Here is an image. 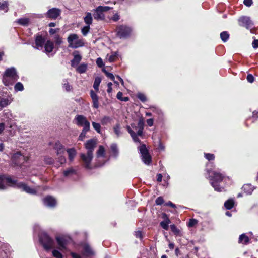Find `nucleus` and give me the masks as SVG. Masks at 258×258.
Here are the masks:
<instances>
[{
    "instance_id": "36",
    "label": "nucleus",
    "mask_w": 258,
    "mask_h": 258,
    "mask_svg": "<svg viewBox=\"0 0 258 258\" xmlns=\"http://www.w3.org/2000/svg\"><path fill=\"white\" fill-rule=\"evenodd\" d=\"M0 10H2L5 12L8 11V2L5 0H0Z\"/></svg>"
},
{
    "instance_id": "61",
    "label": "nucleus",
    "mask_w": 258,
    "mask_h": 258,
    "mask_svg": "<svg viewBox=\"0 0 258 258\" xmlns=\"http://www.w3.org/2000/svg\"><path fill=\"white\" fill-rule=\"evenodd\" d=\"M171 230L176 233H178L179 232V230L176 228V226L174 224L171 225L170 226Z\"/></svg>"
},
{
    "instance_id": "33",
    "label": "nucleus",
    "mask_w": 258,
    "mask_h": 258,
    "mask_svg": "<svg viewBox=\"0 0 258 258\" xmlns=\"http://www.w3.org/2000/svg\"><path fill=\"white\" fill-rule=\"evenodd\" d=\"M234 204V201L233 199H230L224 203V207L226 209L230 210L233 207Z\"/></svg>"
},
{
    "instance_id": "31",
    "label": "nucleus",
    "mask_w": 258,
    "mask_h": 258,
    "mask_svg": "<svg viewBox=\"0 0 258 258\" xmlns=\"http://www.w3.org/2000/svg\"><path fill=\"white\" fill-rule=\"evenodd\" d=\"M2 116L4 117V120H10L12 118V114L9 109L4 110L2 113Z\"/></svg>"
},
{
    "instance_id": "57",
    "label": "nucleus",
    "mask_w": 258,
    "mask_h": 258,
    "mask_svg": "<svg viewBox=\"0 0 258 258\" xmlns=\"http://www.w3.org/2000/svg\"><path fill=\"white\" fill-rule=\"evenodd\" d=\"M197 220L195 219H190V221L188 223V226L190 227H193L197 223Z\"/></svg>"
},
{
    "instance_id": "8",
    "label": "nucleus",
    "mask_w": 258,
    "mask_h": 258,
    "mask_svg": "<svg viewBox=\"0 0 258 258\" xmlns=\"http://www.w3.org/2000/svg\"><path fill=\"white\" fill-rule=\"evenodd\" d=\"M111 8L108 6H98L95 10L93 14L94 18L97 21L104 20L105 18L104 12L109 10Z\"/></svg>"
},
{
    "instance_id": "19",
    "label": "nucleus",
    "mask_w": 258,
    "mask_h": 258,
    "mask_svg": "<svg viewBox=\"0 0 258 258\" xmlns=\"http://www.w3.org/2000/svg\"><path fill=\"white\" fill-rule=\"evenodd\" d=\"M90 96L92 100L93 107L97 109L99 107L98 97L93 90L90 91Z\"/></svg>"
},
{
    "instance_id": "37",
    "label": "nucleus",
    "mask_w": 258,
    "mask_h": 258,
    "mask_svg": "<svg viewBox=\"0 0 258 258\" xmlns=\"http://www.w3.org/2000/svg\"><path fill=\"white\" fill-rule=\"evenodd\" d=\"M76 174V171L73 168H69L66 170L64 171L63 174L66 177H69L74 174Z\"/></svg>"
},
{
    "instance_id": "58",
    "label": "nucleus",
    "mask_w": 258,
    "mask_h": 258,
    "mask_svg": "<svg viewBox=\"0 0 258 258\" xmlns=\"http://www.w3.org/2000/svg\"><path fill=\"white\" fill-rule=\"evenodd\" d=\"M135 235L136 238L142 239L143 238L142 234L141 231H137L135 232Z\"/></svg>"
},
{
    "instance_id": "1",
    "label": "nucleus",
    "mask_w": 258,
    "mask_h": 258,
    "mask_svg": "<svg viewBox=\"0 0 258 258\" xmlns=\"http://www.w3.org/2000/svg\"><path fill=\"white\" fill-rule=\"evenodd\" d=\"M40 242L47 251L52 250V255L55 258H63L64 254L69 251L68 248V240L63 236H57L56 242L47 234L42 233L39 237Z\"/></svg>"
},
{
    "instance_id": "30",
    "label": "nucleus",
    "mask_w": 258,
    "mask_h": 258,
    "mask_svg": "<svg viewBox=\"0 0 258 258\" xmlns=\"http://www.w3.org/2000/svg\"><path fill=\"white\" fill-rule=\"evenodd\" d=\"M118 55L117 52H112L110 55H107L106 59L110 62H113L116 60Z\"/></svg>"
},
{
    "instance_id": "34",
    "label": "nucleus",
    "mask_w": 258,
    "mask_h": 258,
    "mask_svg": "<svg viewBox=\"0 0 258 258\" xmlns=\"http://www.w3.org/2000/svg\"><path fill=\"white\" fill-rule=\"evenodd\" d=\"M249 239L245 234L240 235L239 238V242L243 244H247L249 242Z\"/></svg>"
},
{
    "instance_id": "22",
    "label": "nucleus",
    "mask_w": 258,
    "mask_h": 258,
    "mask_svg": "<svg viewBox=\"0 0 258 258\" xmlns=\"http://www.w3.org/2000/svg\"><path fill=\"white\" fill-rule=\"evenodd\" d=\"M163 217L165 219V220L161 222L160 226L165 230H167L169 228V224L170 223V220L169 218L167 217L166 214L164 213L163 214Z\"/></svg>"
},
{
    "instance_id": "9",
    "label": "nucleus",
    "mask_w": 258,
    "mask_h": 258,
    "mask_svg": "<svg viewBox=\"0 0 258 258\" xmlns=\"http://www.w3.org/2000/svg\"><path fill=\"white\" fill-rule=\"evenodd\" d=\"M132 31L131 28L126 25H120L116 29L117 35L120 38H125L128 37Z\"/></svg>"
},
{
    "instance_id": "39",
    "label": "nucleus",
    "mask_w": 258,
    "mask_h": 258,
    "mask_svg": "<svg viewBox=\"0 0 258 258\" xmlns=\"http://www.w3.org/2000/svg\"><path fill=\"white\" fill-rule=\"evenodd\" d=\"M112 119L107 116H104L101 120V123L103 125H106L111 122Z\"/></svg>"
},
{
    "instance_id": "45",
    "label": "nucleus",
    "mask_w": 258,
    "mask_h": 258,
    "mask_svg": "<svg viewBox=\"0 0 258 258\" xmlns=\"http://www.w3.org/2000/svg\"><path fill=\"white\" fill-rule=\"evenodd\" d=\"M24 89L23 85L21 82H17L14 86L15 91H22Z\"/></svg>"
},
{
    "instance_id": "59",
    "label": "nucleus",
    "mask_w": 258,
    "mask_h": 258,
    "mask_svg": "<svg viewBox=\"0 0 258 258\" xmlns=\"http://www.w3.org/2000/svg\"><path fill=\"white\" fill-rule=\"evenodd\" d=\"M247 81L249 83L253 82L254 80V77L251 74H248L247 76Z\"/></svg>"
},
{
    "instance_id": "6",
    "label": "nucleus",
    "mask_w": 258,
    "mask_h": 258,
    "mask_svg": "<svg viewBox=\"0 0 258 258\" xmlns=\"http://www.w3.org/2000/svg\"><path fill=\"white\" fill-rule=\"evenodd\" d=\"M69 47L73 48H77L84 45V42L81 39H79L78 36L76 34H71L68 37Z\"/></svg>"
},
{
    "instance_id": "16",
    "label": "nucleus",
    "mask_w": 258,
    "mask_h": 258,
    "mask_svg": "<svg viewBox=\"0 0 258 258\" xmlns=\"http://www.w3.org/2000/svg\"><path fill=\"white\" fill-rule=\"evenodd\" d=\"M43 203L45 206L50 208H53L56 205L55 199L50 196H48L43 198Z\"/></svg>"
},
{
    "instance_id": "12",
    "label": "nucleus",
    "mask_w": 258,
    "mask_h": 258,
    "mask_svg": "<svg viewBox=\"0 0 258 258\" xmlns=\"http://www.w3.org/2000/svg\"><path fill=\"white\" fill-rule=\"evenodd\" d=\"M46 42L44 37L40 34H37L35 37V42L32 44V47L38 50H42Z\"/></svg>"
},
{
    "instance_id": "10",
    "label": "nucleus",
    "mask_w": 258,
    "mask_h": 258,
    "mask_svg": "<svg viewBox=\"0 0 258 258\" xmlns=\"http://www.w3.org/2000/svg\"><path fill=\"white\" fill-rule=\"evenodd\" d=\"M13 187L20 189L27 194L32 195H35L36 194V190L35 189L30 187L24 183L18 182L16 180H15V185Z\"/></svg>"
},
{
    "instance_id": "28",
    "label": "nucleus",
    "mask_w": 258,
    "mask_h": 258,
    "mask_svg": "<svg viewBox=\"0 0 258 258\" xmlns=\"http://www.w3.org/2000/svg\"><path fill=\"white\" fill-rule=\"evenodd\" d=\"M82 57L79 54L74 55L73 59L71 60V66L73 67L76 66L81 61Z\"/></svg>"
},
{
    "instance_id": "27",
    "label": "nucleus",
    "mask_w": 258,
    "mask_h": 258,
    "mask_svg": "<svg viewBox=\"0 0 258 258\" xmlns=\"http://www.w3.org/2000/svg\"><path fill=\"white\" fill-rule=\"evenodd\" d=\"M144 123L142 120H140L138 123V130L137 135L139 137H142L143 134Z\"/></svg>"
},
{
    "instance_id": "11",
    "label": "nucleus",
    "mask_w": 258,
    "mask_h": 258,
    "mask_svg": "<svg viewBox=\"0 0 258 258\" xmlns=\"http://www.w3.org/2000/svg\"><path fill=\"white\" fill-rule=\"evenodd\" d=\"M74 121L77 125L83 126V128H90V122L87 120L86 117L82 115H77Z\"/></svg>"
},
{
    "instance_id": "43",
    "label": "nucleus",
    "mask_w": 258,
    "mask_h": 258,
    "mask_svg": "<svg viewBox=\"0 0 258 258\" xmlns=\"http://www.w3.org/2000/svg\"><path fill=\"white\" fill-rule=\"evenodd\" d=\"M10 102L9 99L7 98H2L0 100V107L4 108L10 104Z\"/></svg>"
},
{
    "instance_id": "23",
    "label": "nucleus",
    "mask_w": 258,
    "mask_h": 258,
    "mask_svg": "<svg viewBox=\"0 0 258 258\" xmlns=\"http://www.w3.org/2000/svg\"><path fill=\"white\" fill-rule=\"evenodd\" d=\"M45 51L46 53H50L52 52L54 48V44L53 42L50 40L46 41L44 44Z\"/></svg>"
},
{
    "instance_id": "17",
    "label": "nucleus",
    "mask_w": 258,
    "mask_h": 258,
    "mask_svg": "<svg viewBox=\"0 0 258 258\" xmlns=\"http://www.w3.org/2000/svg\"><path fill=\"white\" fill-rule=\"evenodd\" d=\"M53 148L56 151L57 156L63 154L64 153V146L59 141H57L55 143Z\"/></svg>"
},
{
    "instance_id": "53",
    "label": "nucleus",
    "mask_w": 258,
    "mask_h": 258,
    "mask_svg": "<svg viewBox=\"0 0 258 258\" xmlns=\"http://www.w3.org/2000/svg\"><path fill=\"white\" fill-rule=\"evenodd\" d=\"M204 157L206 159L209 161L213 160L215 158V156L213 154L211 153H205Z\"/></svg>"
},
{
    "instance_id": "50",
    "label": "nucleus",
    "mask_w": 258,
    "mask_h": 258,
    "mask_svg": "<svg viewBox=\"0 0 258 258\" xmlns=\"http://www.w3.org/2000/svg\"><path fill=\"white\" fill-rule=\"evenodd\" d=\"M137 97L139 100H140L143 102H145L147 100L146 96L143 93H138L137 95Z\"/></svg>"
},
{
    "instance_id": "60",
    "label": "nucleus",
    "mask_w": 258,
    "mask_h": 258,
    "mask_svg": "<svg viewBox=\"0 0 258 258\" xmlns=\"http://www.w3.org/2000/svg\"><path fill=\"white\" fill-rule=\"evenodd\" d=\"M253 3L252 0H244L243 4L247 7H250Z\"/></svg>"
},
{
    "instance_id": "20",
    "label": "nucleus",
    "mask_w": 258,
    "mask_h": 258,
    "mask_svg": "<svg viewBox=\"0 0 258 258\" xmlns=\"http://www.w3.org/2000/svg\"><path fill=\"white\" fill-rule=\"evenodd\" d=\"M254 189L255 187L251 184H245L242 187V190L246 195L252 194Z\"/></svg>"
},
{
    "instance_id": "7",
    "label": "nucleus",
    "mask_w": 258,
    "mask_h": 258,
    "mask_svg": "<svg viewBox=\"0 0 258 258\" xmlns=\"http://www.w3.org/2000/svg\"><path fill=\"white\" fill-rule=\"evenodd\" d=\"M15 180L11 177L0 175V190H4L8 186L14 187Z\"/></svg>"
},
{
    "instance_id": "52",
    "label": "nucleus",
    "mask_w": 258,
    "mask_h": 258,
    "mask_svg": "<svg viewBox=\"0 0 258 258\" xmlns=\"http://www.w3.org/2000/svg\"><path fill=\"white\" fill-rule=\"evenodd\" d=\"M58 156L57 161L59 162L60 164H63L66 163V159L63 154L59 155Z\"/></svg>"
},
{
    "instance_id": "55",
    "label": "nucleus",
    "mask_w": 258,
    "mask_h": 258,
    "mask_svg": "<svg viewBox=\"0 0 258 258\" xmlns=\"http://www.w3.org/2000/svg\"><path fill=\"white\" fill-rule=\"evenodd\" d=\"M164 202V200L162 197H158L155 201L156 204L157 205H161Z\"/></svg>"
},
{
    "instance_id": "42",
    "label": "nucleus",
    "mask_w": 258,
    "mask_h": 258,
    "mask_svg": "<svg viewBox=\"0 0 258 258\" xmlns=\"http://www.w3.org/2000/svg\"><path fill=\"white\" fill-rule=\"evenodd\" d=\"M90 130V128H83L81 134H80L78 140L80 141H83L86 136V134L87 132Z\"/></svg>"
},
{
    "instance_id": "26",
    "label": "nucleus",
    "mask_w": 258,
    "mask_h": 258,
    "mask_svg": "<svg viewBox=\"0 0 258 258\" xmlns=\"http://www.w3.org/2000/svg\"><path fill=\"white\" fill-rule=\"evenodd\" d=\"M113 132L116 135V137H119L122 134L121 125L119 123H117L113 127Z\"/></svg>"
},
{
    "instance_id": "35",
    "label": "nucleus",
    "mask_w": 258,
    "mask_h": 258,
    "mask_svg": "<svg viewBox=\"0 0 258 258\" xmlns=\"http://www.w3.org/2000/svg\"><path fill=\"white\" fill-rule=\"evenodd\" d=\"M87 69V64L84 63L80 64L76 69L77 71L80 73L82 74L85 73Z\"/></svg>"
},
{
    "instance_id": "54",
    "label": "nucleus",
    "mask_w": 258,
    "mask_h": 258,
    "mask_svg": "<svg viewBox=\"0 0 258 258\" xmlns=\"http://www.w3.org/2000/svg\"><path fill=\"white\" fill-rule=\"evenodd\" d=\"M54 39L56 44L60 45L62 43V38L60 37L58 35H56L54 36Z\"/></svg>"
},
{
    "instance_id": "25",
    "label": "nucleus",
    "mask_w": 258,
    "mask_h": 258,
    "mask_svg": "<svg viewBox=\"0 0 258 258\" xmlns=\"http://www.w3.org/2000/svg\"><path fill=\"white\" fill-rule=\"evenodd\" d=\"M110 149L112 156L115 158H116L119 155V150L117 148V144L115 143L112 144L110 146Z\"/></svg>"
},
{
    "instance_id": "18",
    "label": "nucleus",
    "mask_w": 258,
    "mask_h": 258,
    "mask_svg": "<svg viewBox=\"0 0 258 258\" xmlns=\"http://www.w3.org/2000/svg\"><path fill=\"white\" fill-rule=\"evenodd\" d=\"M83 254L86 256H90L94 254V252L88 244H84L83 246Z\"/></svg>"
},
{
    "instance_id": "21",
    "label": "nucleus",
    "mask_w": 258,
    "mask_h": 258,
    "mask_svg": "<svg viewBox=\"0 0 258 258\" xmlns=\"http://www.w3.org/2000/svg\"><path fill=\"white\" fill-rule=\"evenodd\" d=\"M126 128L130 134L134 141L135 142L140 143V140L138 138L139 136L137 135V133H136L128 125L126 126Z\"/></svg>"
},
{
    "instance_id": "32",
    "label": "nucleus",
    "mask_w": 258,
    "mask_h": 258,
    "mask_svg": "<svg viewBox=\"0 0 258 258\" xmlns=\"http://www.w3.org/2000/svg\"><path fill=\"white\" fill-rule=\"evenodd\" d=\"M16 22L22 26H28L30 22V19L28 18H21L18 19Z\"/></svg>"
},
{
    "instance_id": "24",
    "label": "nucleus",
    "mask_w": 258,
    "mask_h": 258,
    "mask_svg": "<svg viewBox=\"0 0 258 258\" xmlns=\"http://www.w3.org/2000/svg\"><path fill=\"white\" fill-rule=\"evenodd\" d=\"M67 152L68 155V159L70 162H72L76 156L77 152L75 148H69L67 150Z\"/></svg>"
},
{
    "instance_id": "15",
    "label": "nucleus",
    "mask_w": 258,
    "mask_h": 258,
    "mask_svg": "<svg viewBox=\"0 0 258 258\" xmlns=\"http://www.w3.org/2000/svg\"><path fill=\"white\" fill-rule=\"evenodd\" d=\"M13 162L17 165H20L23 163L24 162H26L28 160V158L25 157L22 155L20 152H16L14 154L12 157Z\"/></svg>"
},
{
    "instance_id": "41",
    "label": "nucleus",
    "mask_w": 258,
    "mask_h": 258,
    "mask_svg": "<svg viewBox=\"0 0 258 258\" xmlns=\"http://www.w3.org/2000/svg\"><path fill=\"white\" fill-rule=\"evenodd\" d=\"M229 35L227 31H223L220 34V38L221 40L224 42H226L229 39Z\"/></svg>"
},
{
    "instance_id": "44",
    "label": "nucleus",
    "mask_w": 258,
    "mask_h": 258,
    "mask_svg": "<svg viewBox=\"0 0 258 258\" xmlns=\"http://www.w3.org/2000/svg\"><path fill=\"white\" fill-rule=\"evenodd\" d=\"M103 72L105 74L107 77L109 78L111 80H112L115 84L118 85V83L117 81H115V77L113 74L111 73H109L107 72L105 69L102 70Z\"/></svg>"
},
{
    "instance_id": "63",
    "label": "nucleus",
    "mask_w": 258,
    "mask_h": 258,
    "mask_svg": "<svg viewBox=\"0 0 258 258\" xmlns=\"http://www.w3.org/2000/svg\"><path fill=\"white\" fill-rule=\"evenodd\" d=\"M119 15L116 13L112 17L111 19L114 21V22H116L119 19Z\"/></svg>"
},
{
    "instance_id": "64",
    "label": "nucleus",
    "mask_w": 258,
    "mask_h": 258,
    "mask_svg": "<svg viewBox=\"0 0 258 258\" xmlns=\"http://www.w3.org/2000/svg\"><path fill=\"white\" fill-rule=\"evenodd\" d=\"M252 47L253 48L256 49L258 48V39H254L252 42Z\"/></svg>"
},
{
    "instance_id": "14",
    "label": "nucleus",
    "mask_w": 258,
    "mask_h": 258,
    "mask_svg": "<svg viewBox=\"0 0 258 258\" xmlns=\"http://www.w3.org/2000/svg\"><path fill=\"white\" fill-rule=\"evenodd\" d=\"M61 11L58 8H53L49 9L45 14V17L51 19H56L60 15Z\"/></svg>"
},
{
    "instance_id": "40",
    "label": "nucleus",
    "mask_w": 258,
    "mask_h": 258,
    "mask_svg": "<svg viewBox=\"0 0 258 258\" xmlns=\"http://www.w3.org/2000/svg\"><path fill=\"white\" fill-rule=\"evenodd\" d=\"M101 79L100 77L95 78L93 86L94 89L96 91H98L99 90V86L101 83Z\"/></svg>"
},
{
    "instance_id": "5",
    "label": "nucleus",
    "mask_w": 258,
    "mask_h": 258,
    "mask_svg": "<svg viewBox=\"0 0 258 258\" xmlns=\"http://www.w3.org/2000/svg\"><path fill=\"white\" fill-rule=\"evenodd\" d=\"M142 161L146 165H150L152 158L149 154V151L145 144H142L138 147Z\"/></svg>"
},
{
    "instance_id": "3",
    "label": "nucleus",
    "mask_w": 258,
    "mask_h": 258,
    "mask_svg": "<svg viewBox=\"0 0 258 258\" xmlns=\"http://www.w3.org/2000/svg\"><path fill=\"white\" fill-rule=\"evenodd\" d=\"M208 178L212 187L215 191L222 192L224 191V188L220 186V183L225 180L226 177L224 173L218 171H208Z\"/></svg>"
},
{
    "instance_id": "4",
    "label": "nucleus",
    "mask_w": 258,
    "mask_h": 258,
    "mask_svg": "<svg viewBox=\"0 0 258 258\" xmlns=\"http://www.w3.org/2000/svg\"><path fill=\"white\" fill-rule=\"evenodd\" d=\"M19 78L16 68L12 67L5 70L3 75L2 81L5 86H9L16 82Z\"/></svg>"
},
{
    "instance_id": "56",
    "label": "nucleus",
    "mask_w": 258,
    "mask_h": 258,
    "mask_svg": "<svg viewBox=\"0 0 258 258\" xmlns=\"http://www.w3.org/2000/svg\"><path fill=\"white\" fill-rule=\"evenodd\" d=\"M96 64L99 68H102L104 66L103 60L100 57H99L96 59Z\"/></svg>"
},
{
    "instance_id": "51",
    "label": "nucleus",
    "mask_w": 258,
    "mask_h": 258,
    "mask_svg": "<svg viewBox=\"0 0 258 258\" xmlns=\"http://www.w3.org/2000/svg\"><path fill=\"white\" fill-rule=\"evenodd\" d=\"M90 30V26L86 25L81 29V32L84 36H86Z\"/></svg>"
},
{
    "instance_id": "62",
    "label": "nucleus",
    "mask_w": 258,
    "mask_h": 258,
    "mask_svg": "<svg viewBox=\"0 0 258 258\" xmlns=\"http://www.w3.org/2000/svg\"><path fill=\"white\" fill-rule=\"evenodd\" d=\"M70 254L72 258H82L80 254L75 252H71Z\"/></svg>"
},
{
    "instance_id": "38",
    "label": "nucleus",
    "mask_w": 258,
    "mask_h": 258,
    "mask_svg": "<svg viewBox=\"0 0 258 258\" xmlns=\"http://www.w3.org/2000/svg\"><path fill=\"white\" fill-rule=\"evenodd\" d=\"M63 88L67 91L70 92L72 90L73 87L70 85L67 80H64L62 82Z\"/></svg>"
},
{
    "instance_id": "13",
    "label": "nucleus",
    "mask_w": 258,
    "mask_h": 258,
    "mask_svg": "<svg viewBox=\"0 0 258 258\" xmlns=\"http://www.w3.org/2000/svg\"><path fill=\"white\" fill-rule=\"evenodd\" d=\"M239 24L240 26L246 27L247 29L251 28L253 25V23L247 16L240 17L238 19Z\"/></svg>"
},
{
    "instance_id": "47",
    "label": "nucleus",
    "mask_w": 258,
    "mask_h": 258,
    "mask_svg": "<svg viewBox=\"0 0 258 258\" xmlns=\"http://www.w3.org/2000/svg\"><path fill=\"white\" fill-rule=\"evenodd\" d=\"M104 148L102 146H100L99 149L97 152V157H103L104 156Z\"/></svg>"
},
{
    "instance_id": "2",
    "label": "nucleus",
    "mask_w": 258,
    "mask_h": 258,
    "mask_svg": "<svg viewBox=\"0 0 258 258\" xmlns=\"http://www.w3.org/2000/svg\"><path fill=\"white\" fill-rule=\"evenodd\" d=\"M96 145V140L93 139L89 140L85 144V148L87 151V153H81L80 155L84 167L87 169H91V163L93 158V152Z\"/></svg>"
},
{
    "instance_id": "48",
    "label": "nucleus",
    "mask_w": 258,
    "mask_h": 258,
    "mask_svg": "<svg viewBox=\"0 0 258 258\" xmlns=\"http://www.w3.org/2000/svg\"><path fill=\"white\" fill-rule=\"evenodd\" d=\"M150 108L152 110L153 113L157 114L159 116L162 115V112L159 108L154 106L150 107Z\"/></svg>"
},
{
    "instance_id": "46",
    "label": "nucleus",
    "mask_w": 258,
    "mask_h": 258,
    "mask_svg": "<svg viewBox=\"0 0 258 258\" xmlns=\"http://www.w3.org/2000/svg\"><path fill=\"white\" fill-rule=\"evenodd\" d=\"M44 161L46 164L50 165L54 163V160L53 158L46 156L44 158Z\"/></svg>"
},
{
    "instance_id": "29",
    "label": "nucleus",
    "mask_w": 258,
    "mask_h": 258,
    "mask_svg": "<svg viewBox=\"0 0 258 258\" xmlns=\"http://www.w3.org/2000/svg\"><path fill=\"white\" fill-rule=\"evenodd\" d=\"M92 16L91 13L87 12L86 14V16L84 17V22L87 24V25L89 26L92 23Z\"/></svg>"
},
{
    "instance_id": "49",
    "label": "nucleus",
    "mask_w": 258,
    "mask_h": 258,
    "mask_svg": "<svg viewBox=\"0 0 258 258\" xmlns=\"http://www.w3.org/2000/svg\"><path fill=\"white\" fill-rule=\"evenodd\" d=\"M92 124L93 128L98 133H101V125L99 123L95 122H92Z\"/></svg>"
}]
</instances>
